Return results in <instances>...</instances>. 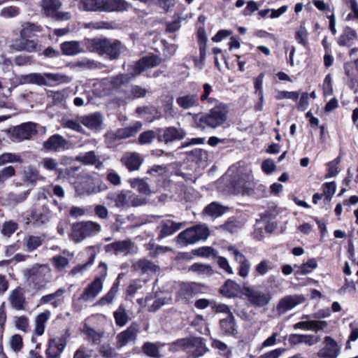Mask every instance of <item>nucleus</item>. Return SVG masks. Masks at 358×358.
I'll return each instance as SVG.
<instances>
[{
  "label": "nucleus",
  "instance_id": "nucleus-1",
  "mask_svg": "<svg viewBox=\"0 0 358 358\" xmlns=\"http://www.w3.org/2000/svg\"><path fill=\"white\" fill-rule=\"evenodd\" d=\"M229 110L227 105L220 103L208 113L195 114L194 119L198 127L216 129L221 127L227 120Z\"/></svg>",
  "mask_w": 358,
  "mask_h": 358
},
{
  "label": "nucleus",
  "instance_id": "nucleus-2",
  "mask_svg": "<svg viewBox=\"0 0 358 358\" xmlns=\"http://www.w3.org/2000/svg\"><path fill=\"white\" fill-rule=\"evenodd\" d=\"M24 275L36 291L45 289L52 278V269L48 264H35L24 271Z\"/></svg>",
  "mask_w": 358,
  "mask_h": 358
},
{
  "label": "nucleus",
  "instance_id": "nucleus-3",
  "mask_svg": "<svg viewBox=\"0 0 358 358\" xmlns=\"http://www.w3.org/2000/svg\"><path fill=\"white\" fill-rule=\"evenodd\" d=\"M209 234L208 228L205 224H199L180 232L177 238L178 243L187 245L206 240Z\"/></svg>",
  "mask_w": 358,
  "mask_h": 358
},
{
  "label": "nucleus",
  "instance_id": "nucleus-4",
  "mask_svg": "<svg viewBox=\"0 0 358 358\" xmlns=\"http://www.w3.org/2000/svg\"><path fill=\"white\" fill-rule=\"evenodd\" d=\"M233 185L238 193L252 194L255 182L251 169L245 167L239 169L234 179Z\"/></svg>",
  "mask_w": 358,
  "mask_h": 358
},
{
  "label": "nucleus",
  "instance_id": "nucleus-5",
  "mask_svg": "<svg viewBox=\"0 0 358 358\" xmlns=\"http://www.w3.org/2000/svg\"><path fill=\"white\" fill-rule=\"evenodd\" d=\"M91 45L99 54H106L113 59H117L120 53L121 43L118 41L94 38L91 40Z\"/></svg>",
  "mask_w": 358,
  "mask_h": 358
},
{
  "label": "nucleus",
  "instance_id": "nucleus-6",
  "mask_svg": "<svg viewBox=\"0 0 358 358\" xmlns=\"http://www.w3.org/2000/svg\"><path fill=\"white\" fill-rule=\"evenodd\" d=\"M66 76L52 73H31L21 76V80L24 83L36 84L38 85H49L52 83L62 81Z\"/></svg>",
  "mask_w": 358,
  "mask_h": 358
},
{
  "label": "nucleus",
  "instance_id": "nucleus-7",
  "mask_svg": "<svg viewBox=\"0 0 358 358\" xmlns=\"http://www.w3.org/2000/svg\"><path fill=\"white\" fill-rule=\"evenodd\" d=\"M69 337L70 333L66 330L61 336L50 338L45 351L47 358H59L66 348Z\"/></svg>",
  "mask_w": 358,
  "mask_h": 358
},
{
  "label": "nucleus",
  "instance_id": "nucleus-8",
  "mask_svg": "<svg viewBox=\"0 0 358 358\" xmlns=\"http://www.w3.org/2000/svg\"><path fill=\"white\" fill-rule=\"evenodd\" d=\"M139 331L140 329L137 323L131 324L125 330L116 336V348H122L128 345L135 344Z\"/></svg>",
  "mask_w": 358,
  "mask_h": 358
},
{
  "label": "nucleus",
  "instance_id": "nucleus-9",
  "mask_svg": "<svg viewBox=\"0 0 358 358\" xmlns=\"http://www.w3.org/2000/svg\"><path fill=\"white\" fill-rule=\"evenodd\" d=\"M242 293L255 306L263 307L271 301V296L268 293H264L253 287H244Z\"/></svg>",
  "mask_w": 358,
  "mask_h": 358
},
{
  "label": "nucleus",
  "instance_id": "nucleus-10",
  "mask_svg": "<svg viewBox=\"0 0 358 358\" xmlns=\"http://www.w3.org/2000/svg\"><path fill=\"white\" fill-rule=\"evenodd\" d=\"M228 251L230 252V254L234 257L235 262L239 264L238 275L243 278H247L251 268L250 262L248 260L246 257L234 246L228 247Z\"/></svg>",
  "mask_w": 358,
  "mask_h": 358
},
{
  "label": "nucleus",
  "instance_id": "nucleus-11",
  "mask_svg": "<svg viewBox=\"0 0 358 358\" xmlns=\"http://www.w3.org/2000/svg\"><path fill=\"white\" fill-rule=\"evenodd\" d=\"M323 343L324 346L317 353L318 358H337L340 349L335 340L330 336H325Z\"/></svg>",
  "mask_w": 358,
  "mask_h": 358
},
{
  "label": "nucleus",
  "instance_id": "nucleus-12",
  "mask_svg": "<svg viewBox=\"0 0 358 358\" xmlns=\"http://www.w3.org/2000/svg\"><path fill=\"white\" fill-rule=\"evenodd\" d=\"M305 299L301 295H287L282 298L277 306V311L280 315L284 314L293 309L297 305L302 303Z\"/></svg>",
  "mask_w": 358,
  "mask_h": 358
},
{
  "label": "nucleus",
  "instance_id": "nucleus-13",
  "mask_svg": "<svg viewBox=\"0 0 358 358\" xmlns=\"http://www.w3.org/2000/svg\"><path fill=\"white\" fill-rule=\"evenodd\" d=\"M186 136L185 131L180 127H168L163 129L162 134L159 136V141L166 144L176 141L182 140Z\"/></svg>",
  "mask_w": 358,
  "mask_h": 358
},
{
  "label": "nucleus",
  "instance_id": "nucleus-14",
  "mask_svg": "<svg viewBox=\"0 0 358 358\" xmlns=\"http://www.w3.org/2000/svg\"><path fill=\"white\" fill-rule=\"evenodd\" d=\"M36 132V124L28 122L15 127L13 131V136L18 141L29 139Z\"/></svg>",
  "mask_w": 358,
  "mask_h": 358
},
{
  "label": "nucleus",
  "instance_id": "nucleus-15",
  "mask_svg": "<svg viewBox=\"0 0 358 358\" xmlns=\"http://www.w3.org/2000/svg\"><path fill=\"white\" fill-rule=\"evenodd\" d=\"M37 42L34 40L27 39V37H20L13 40L10 44V48L19 52H34L37 51Z\"/></svg>",
  "mask_w": 358,
  "mask_h": 358
},
{
  "label": "nucleus",
  "instance_id": "nucleus-16",
  "mask_svg": "<svg viewBox=\"0 0 358 358\" xmlns=\"http://www.w3.org/2000/svg\"><path fill=\"white\" fill-rule=\"evenodd\" d=\"M24 293L25 292L24 288L21 287H17L10 292L8 300L13 308L17 310H22L24 309Z\"/></svg>",
  "mask_w": 358,
  "mask_h": 358
},
{
  "label": "nucleus",
  "instance_id": "nucleus-17",
  "mask_svg": "<svg viewBox=\"0 0 358 358\" xmlns=\"http://www.w3.org/2000/svg\"><path fill=\"white\" fill-rule=\"evenodd\" d=\"M43 147L50 151L59 152L68 148V141L63 136L54 134L43 143Z\"/></svg>",
  "mask_w": 358,
  "mask_h": 358
},
{
  "label": "nucleus",
  "instance_id": "nucleus-18",
  "mask_svg": "<svg viewBox=\"0 0 358 358\" xmlns=\"http://www.w3.org/2000/svg\"><path fill=\"white\" fill-rule=\"evenodd\" d=\"M122 164L130 171H137L143 162V158L137 152H127L121 159Z\"/></svg>",
  "mask_w": 358,
  "mask_h": 358
},
{
  "label": "nucleus",
  "instance_id": "nucleus-19",
  "mask_svg": "<svg viewBox=\"0 0 358 358\" xmlns=\"http://www.w3.org/2000/svg\"><path fill=\"white\" fill-rule=\"evenodd\" d=\"M65 292L66 289L59 288L53 293L42 296L39 300V304H50L52 307L57 308L63 303Z\"/></svg>",
  "mask_w": 358,
  "mask_h": 358
},
{
  "label": "nucleus",
  "instance_id": "nucleus-20",
  "mask_svg": "<svg viewBox=\"0 0 358 358\" xmlns=\"http://www.w3.org/2000/svg\"><path fill=\"white\" fill-rule=\"evenodd\" d=\"M134 248V244L130 240L116 241L106 246L107 252H113L115 255L130 253Z\"/></svg>",
  "mask_w": 358,
  "mask_h": 358
},
{
  "label": "nucleus",
  "instance_id": "nucleus-21",
  "mask_svg": "<svg viewBox=\"0 0 358 358\" xmlns=\"http://www.w3.org/2000/svg\"><path fill=\"white\" fill-rule=\"evenodd\" d=\"M176 103L183 110H188L199 106L196 94H181L176 98Z\"/></svg>",
  "mask_w": 358,
  "mask_h": 358
},
{
  "label": "nucleus",
  "instance_id": "nucleus-22",
  "mask_svg": "<svg viewBox=\"0 0 358 358\" xmlns=\"http://www.w3.org/2000/svg\"><path fill=\"white\" fill-rule=\"evenodd\" d=\"M99 276L96 277L94 282L91 283V296H96L103 289V280L107 275V265L104 263H101L99 266Z\"/></svg>",
  "mask_w": 358,
  "mask_h": 358
},
{
  "label": "nucleus",
  "instance_id": "nucleus-23",
  "mask_svg": "<svg viewBox=\"0 0 358 358\" xmlns=\"http://www.w3.org/2000/svg\"><path fill=\"white\" fill-rule=\"evenodd\" d=\"M64 127L73 131L84 133L83 126L90 128V116H81L77 120H67L64 122Z\"/></svg>",
  "mask_w": 358,
  "mask_h": 358
},
{
  "label": "nucleus",
  "instance_id": "nucleus-24",
  "mask_svg": "<svg viewBox=\"0 0 358 358\" xmlns=\"http://www.w3.org/2000/svg\"><path fill=\"white\" fill-rule=\"evenodd\" d=\"M89 234L90 225L88 222H78L73 225L71 237L73 241L77 243L85 239Z\"/></svg>",
  "mask_w": 358,
  "mask_h": 358
},
{
  "label": "nucleus",
  "instance_id": "nucleus-25",
  "mask_svg": "<svg viewBox=\"0 0 358 358\" xmlns=\"http://www.w3.org/2000/svg\"><path fill=\"white\" fill-rule=\"evenodd\" d=\"M131 192L122 190L119 193L110 194L108 199L113 201L117 207L130 206Z\"/></svg>",
  "mask_w": 358,
  "mask_h": 358
},
{
  "label": "nucleus",
  "instance_id": "nucleus-26",
  "mask_svg": "<svg viewBox=\"0 0 358 358\" xmlns=\"http://www.w3.org/2000/svg\"><path fill=\"white\" fill-rule=\"evenodd\" d=\"M51 315L50 310H45L39 313L35 319L34 332L37 336H42L45 330L46 323Z\"/></svg>",
  "mask_w": 358,
  "mask_h": 358
},
{
  "label": "nucleus",
  "instance_id": "nucleus-27",
  "mask_svg": "<svg viewBox=\"0 0 358 358\" xmlns=\"http://www.w3.org/2000/svg\"><path fill=\"white\" fill-rule=\"evenodd\" d=\"M327 327L326 321H301L294 325V329H301L303 330H313L317 331L322 330Z\"/></svg>",
  "mask_w": 358,
  "mask_h": 358
},
{
  "label": "nucleus",
  "instance_id": "nucleus-28",
  "mask_svg": "<svg viewBox=\"0 0 358 358\" xmlns=\"http://www.w3.org/2000/svg\"><path fill=\"white\" fill-rule=\"evenodd\" d=\"M320 341V337L313 335L291 334L289 338V342L293 345L306 343L309 345H313Z\"/></svg>",
  "mask_w": 358,
  "mask_h": 358
},
{
  "label": "nucleus",
  "instance_id": "nucleus-29",
  "mask_svg": "<svg viewBox=\"0 0 358 358\" xmlns=\"http://www.w3.org/2000/svg\"><path fill=\"white\" fill-rule=\"evenodd\" d=\"M181 227V223H177L171 220L164 221L159 227L160 234L159 235V238H164V237L170 236L179 230Z\"/></svg>",
  "mask_w": 358,
  "mask_h": 358
},
{
  "label": "nucleus",
  "instance_id": "nucleus-30",
  "mask_svg": "<svg viewBox=\"0 0 358 358\" xmlns=\"http://www.w3.org/2000/svg\"><path fill=\"white\" fill-rule=\"evenodd\" d=\"M61 49L63 54L67 56H74L84 51L83 47L76 41L62 43Z\"/></svg>",
  "mask_w": 358,
  "mask_h": 358
},
{
  "label": "nucleus",
  "instance_id": "nucleus-31",
  "mask_svg": "<svg viewBox=\"0 0 358 358\" xmlns=\"http://www.w3.org/2000/svg\"><path fill=\"white\" fill-rule=\"evenodd\" d=\"M240 291V285L231 280H227L220 289V293L228 298L236 296Z\"/></svg>",
  "mask_w": 358,
  "mask_h": 358
},
{
  "label": "nucleus",
  "instance_id": "nucleus-32",
  "mask_svg": "<svg viewBox=\"0 0 358 358\" xmlns=\"http://www.w3.org/2000/svg\"><path fill=\"white\" fill-rule=\"evenodd\" d=\"M136 271L141 273H150L157 271V266L152 262L148 259H140L133 264Z\"/></svg>",
  "mask_w": 358,
  "mask_h": 358
},
{
  "label": "nucleus",
  "instance_id": "nucleus-33",
  "mask_svg": "<svg viewBox=\"0 0 358 358\" xmlns=\"http://www.w3.org/2000/svg\"><path fill=\"white\" fill-rule=\"evenodd\" d=\"M159 64L155 57H146L139 59L135 65V72L139 74L148 68H152Z\"/></svg>",
  "mask_w": 358,
  "mask_h": 358
},
{
  "label": "nucleus",
  "instance_id": "nucleus-34",
  "mask_svg": "<svg viewBox=\"0 0 358 358\" xmlns=\"http://www.w3.org/2000/svg\"><path fill=\"white\" fill-rule=\"evenodd\" d=\"M221 329L228 335H233L237 332V327L233 314H229L225 318L220 320Z\"/></svg>",
  "mask_w": 358,
  "mask_h": 358
},
{
  "label": "nucleus",
  "instance_id": "nucleus-35",
  "mask_svg": "<svg viewBox=\"0 0 358 358\" xmlns=\"http://www.w3.org/2000/svg\"><path fill=\"white\" fill-rule=\"evenodd\" d=\"M131 4L125 0H108L106 12H124L128 10Z\"/></svg>",
  "mask_w": 358,
  "mask_h": 358
},
{
  "label": "nucleus",
  "instance_id": "nucleus-36",
  "mask_svg": "<svg viewBox=\"0 0 358 358\" xmlns=\"http://www.w3.org/2000/svg\"><path fill=\"white\" fill-rule=\"evenodd\" d=\"M227 207L213 201L204 208V213L210 217H218L226 213Z\"/></svg>",
  "mask_w": 358,
  "mask_h": 358
},
{
  "label": "nucleus",
  "instance_id": "nucleus-37",
  "mask_svg": "<svg viewBox=\"0 0 358 358\" xmlns=\"http://www.w3.org/2000/svg\"><path fill=\"white\" fill-rule=\"evenodd\" d=\"M194 339V337L178 339L175 342H173L170 344L169 350L171 352H177L180 350H185L188 352Z\"/></svg>",
  "mask_w": 358,
  "mask_h": 358
},
{
  "label": "nucleus",
  "instance_id": "nucleus-38",
  "mask_svg": "<svg viewBox=\"0 0 358 358\" xmlns=\"http://www.w3.org/2000/svg\"><path fill=\"white\" fill-rule=\"evenodd\" d=\"M207 348L200 338H194L188 353L192 355L193 358H196L202 356L206 352Z\"/></svg>",
  "mask_w": 358,
  "mask_h": 358
},
{
  "label": "nucleus",
  "instance_id": "nucleus-39",
  "mask_svg": "<svg viewBox=\"0 0 358 358\" xmlns=\"http://www.w3.org/2000/svg\"><path fill=\"white\" fill-rule=\"evenodd\" d=\"M189 271L201 277H208L213 274L211 266L201 263H194L189 268Z\"/></svg>",
  "mask_w": 358,
  "mask_h": 358
},
{
  "label": "nucleus",
  "instance_id": "nucleus-40",
  "mask_svg": "<svg viewBox=\"0 0 358 358\" xmlns=\"http://www.w3.org/2000/svg\"><path fill=\"white\" fill-rule=\"evenodd\" d=\"M198 286L195 283L184 284L181 286L178 295L186 301L197 293Z\"/></svg>",
  "mask_w": 358,
  "mask_h": 358
},
{
  "label": "nucleus",
  "instance_id": "nucleus-41",
  "mask_svg": "<svg viewBox=\"0 0 358 358\" xmlns=\"http://www.w3.org/2000/svg\"><path fill=\"white\" fill-rule=\"evenodd\" d=\"M115 324L119 327H124L129 320V316L124 306L120 305L113 313Z\"/></svg>",
  "mask_w": 358,
  "mask_h": 358
},
{
  "label": "nucleus",
  "instance_id": "nucleus-42",
  "mask_svg": "<svg viewBox=\"0 0 358 358\" xmlns=\"http://www.w3.org/2000/svg\"><path fill=\"white\" fill-rule=\"evenodd\" d=\"M142 124L140 122H136L132 126L118 129L119 136L120 138L124 139L129 137L134 136L138 131L141 130Z\"/></svg>",
  "mask_w": 358,
  "mask_h": 358
},
{
  "label": "nucleus",
  "instance_id": "nucleus-43",
  "mask_svg": "<svg viewBox=\"0 0 358 358\" xmlns=\"http://www.w3.org/2000/svg\"><path fill=\"white\" fill-rule=\"evenodd\" d=\"M130 185L133 189L142 194L149 195L151 194V190L148 184L143 179H131L130 180Z\"/></svg>",
  "mask_w": 358,
  "mask_h": 358
},
{
  "label": "nucleus",
  "instance_id": "nucleus-44",
  "mask_svg": "<svg viewBox=\"0 0 358 358\" xmlns=\"http://www.w3.org/2000/svg\"><path fill=\"white\" fill-rule=\"evenodd\" d=\"M59 0H43L41 7L47 15H52L60 8Z\"/></svg>",
  "mask_w": 358,
  "mask_h": 358
},
{
  "label": "nucleus",
  "instance_id": "nucleus-45",
  "mask_svg": "<svg viewBox=\"0 0 358 358\" xmlns=\"http://www.w3.org/2000/svg\"><path fill=\"white\" fill-rule=\"evenodd\" d=\"M26 249L28 252H32L42 245L43 239L37 236H28L24 239Z\"/></svg>",
  "mask_w": 358,
  "mask_h": 358
},
{
  "label": "nucleus",
  "instance_id": "nucleus-46",
  "mask_svg": "<svg viewBox=\"0 0 358 358\" xmlns=\"http://www.w3.org/2000/svg\"><path fill=\"white\" fill-rule=\"evenodd\" d=\"M22 159L18 154L3 152L0 155V166L8 163H22Z\"/></svg>",
  "mask_w": 358,
  "mask_h": 358
},
{
  "label": "nucleus",
  "instance_id": "nucleus-47",
  "mask_svg": "<svg viewBox=\"0 0 358 358\" xmlns=\"http://www.w3.org/2000/svg\"><path fill=\"white\" fill-rule=\"evenodd\" d=\"M143 352L153 358H162V355L159 353V346L157 344L146 342L143 345Z\"/></svg>",
  "mask_w": 358,
  "mask_h": 358
},
{
  "label": "nucleus",
  "instance_id": "nucleus-48",
  "mask_svg": "<svg viewBox=\"0 0 358 358\" xmlns=\"http://www.w3.org/2000/svg\"><path fill=\"white\" fill-rule=\"evenodd\" d=\"M148 92V90L139 85H134L131 86L129 90L126 92V97L131 99L144 97Z\"/></svg>",
  "mask_w": 358,
  "mask_h": 358
},
{
  "label": "nucleus",
  "instance_id": "nucleus-49",
  "mask_svg": "<svg viewBox=\"0 0 358 358\" xmlns=\"http://www.w3.org/2000/svg\"><path fill=\"white\" fill-rule=\"evenodd\" d=\"M357 38V33L356 31L350 28L347 27L344 30L343 34H342L338 40V43L341 46L346 45L349 41H353Z\"/></svg>",
  "mask_w": 358,
  "mask_h": 358
},
{
  "label": "nucleus",
  "instance_id": "nucleus-50",
  "mask_svg": "<svg viewBox=\"0 0 358 358\" xmlns=\"http://www.w3.org/2000/svg\"><path fill=\"white\" fill-rule=\"evenodd\" d=\"M40 31L39 27L31 23H26L23 25L20 31V37H27V39L34 36V33Z\"/></svg>",
  "mask_w": 358,
  "mask_h": 358
},
{
  "label": "nucleus",
  "instance_id": "nucleus-51",
  "mask_svg": "<svg viewBox=\"0 0 358 358\" xmlns=\"http://www.w3.org/2000/svg\"><path fill=\"white\" fill-rule=\"evenodd\" d=\"M9 345L15 353L20 352L24 346L22 336L20 334L12 336L9 340Z\"/></svg>",
  "mask_w": 358,
  "mask_h": 358
},
{
  "label": "nucleus",
  "instance_id": "nucleus-52",
  "mask_svg": "<svg viewBox=\"0 0 358 358\" xmlns=\"http://www.w3.org/2000/svg\"><path fill=\"white\" fill-rule=\"evenodd\" d=\"M118 291V285L114 284L110 291L107 293L106 295H105L103 297H102L96 304L100 306H104L106 304H109L112 303L116 293Z\"/></svg>",
  "mask_w": 358,
  "mask_h": 358
},
{
  "label": "nucleus",
  "instance_id": "nucleus-53",
  "mask_svg": "<svg viewBox=\"0 0 358 358\" xmlns=\"http://www.w3.org/2000/svg\"><path fill=\"white\" fill-rule=\"evenodd\" d=\"M317 266L315 259H309L306 263L297 266V273L301 275L309 273L312 270L315 269Z\"/></svg>",
  "mask_w": 358,
  "mask_h": 358
},
{
  "label": "nucleus",
  "instance_id": "nucleus-54",
  "mask_svg": "<svg viewBox=\"0 0 358 358\" xmlns=\"http://www.w3.org/2000/svg\"><path fill=\"white\" fill-rule=\"evenodd\" d=\"M194 254L202 257H216L218 252L211 247H201L194 251Z\"/></svg>",
  "mask_w": 358,
  "mask_h": 358
},
{
  "label": "nucleus",
  "instance_id": "nucleus-55",
  "mask_svg": "<svg viewBox=\"0 0 358 358\" xmlns=\"http://www.w3.org/2000/svg\"><path fill=\"white\" fill-rule=\"evenodd\" d=\"M103 129V117L99 113L91 115V130L99 131Z\"/></svg>",
  "mask_w": 358,
  "mask_h": 358
},
{
  "label": "nucleus",
  "instance_id": "nucleus-56",
  "mask_svg": "<svg viewBox=\"0 0 358 358\" xmlns=\"http://www.w3.org/2000/svg\"><path fill=\"white\" fill-rule=\"evenodd\" d=\"M18 228V224L13 221H8L3 223L1 233L6 237H10Z\"/></svg>",
  "mask_w": 358,
  "mask_h": 358
},
{
  "label": "nucleus",
  "instance_id": "nucleus-57",
  "mask_svg": "<svg viewBox=\"0 0 358 358\" xmlns=\"http://www.w3.org/2000/svg\"><path fill=\"white\" fill-rule=\"evenodd\" d=\"M15 174V168L12 166H6L0 170V183L4 182Z\"/></svg>",
  "mask_w": 358,
  "mask_h": 358
},
{
  "label": "nucleus",
  "instance_id": "nucleus-58",
  "mask_svg": "<svg viewBox=\"0 0 358 358\" xmlns=\"http://www.w3.org/2000/svg\"><path fill=\"white\" fill-rule=\"evenodd\" d=\"M20 9L16 6L5 7L1 10L0 15L4 18L14 17L18 15Z\"/></svg>",
  "mask_w": 358,
  "mask_h": 358
},
{
  "label": "nucleus",
  "instance_id": "nucleus-59",
  "mask_svg": "<svg viewBox=\"0 0 358 358\" xmlns=\"http://www.w3.org/2000/svg\"><path fill=\"white\" fill-rule=\"evenodd\" d=\"M271 269L272 265L268 260H262L255 266L256 271L261 275H266Z\"/></svg>",
  "mask_w": 358,
  "mask_h": 358
},
{
  "label": "nucleus",
  "instance_id": "nucleus-60",
  "mask_svg": "<svg viewBox=\"0 0 358 358\" xmlns=\"http://www.w3.org/2000/svg\"><path fill=\"white\" fill-rule=\"evenodd\" d=\"M264 76V73H260L255 80V94L259 96V100L262 102L264 101V94L262 90Z\"/></svg>",
  "mask_w": 358,
  "mask_h": 358
},
{
  "label": "nucleus",
  "instance_id": "nucleus-61",
  "mask_svg": "<svg viewBox=\"0 0 358 358\" xmlns=\"http://www.w3.org/2000/svg\"><path fill=\"white\" fill-rule=\"evenodd\" d=\"M122 140L120 138V136H119V132L117 130L116 131H108L105 134V141L106 143L109 145L112 146L117 141Z\"/></svg>",
  "mask_w": 358,
  "mask_h": 358
},
{
  "label": "nucleus",
  "instance_id": "nucleus-62",
  "mask_svg": "<svg viewBox=\"0 0 358 358\" xmlns=\"http://www.w3.org/2000/svg\"><path fill=\"white\" fill-rule=\"evenodd\" d=\"M217 263L220 268L228 274H234V270L230 266L228 260L224 257H220L217 255Z\"/></svg>",
  "mask_w": 358,
  "mask_h": 358
},
{
  "label": "nucleus",
  "instance_id": "nucleus-63",
  "mask_svg": "<svg viewBox=\"0 0 358 358\" xmlns=\"http://www.w3.org/2000/svg\"><path fill=\"white\" fill-rule=\"evenodd\" d=\"M42 166L48 171H57L58 163L51 157H45L41 161Z\"/></svg>",
  "mask_w": 358,
  "mask_h": 358
},
{
  "label": "nucleus",
  "instance_id": "nucleus-64",
  "mask_svg": "<svg viewBox=\"0 0 358 358\" xmlns=\"http://www.w3.org/2000/svg\"><path fill=\"white\" fill-rule=\"evenodd\" d=\"M15 327L17 329L27 332L29 328V319L26 316L17 317L15 320Z\"/></svg>",
  "mask_w": 358,
  "mask_h": 358
}]
</instances>
